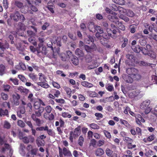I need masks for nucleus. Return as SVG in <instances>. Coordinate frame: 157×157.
Listing matches in <instances>:
<instances>
[{"label": "nucleus", "instance_id": "c03bdc74", "mask_svg": "<svg viewBox=\"0 0 157 157\" xmlns=\"http://www.w3.org/2000/svg\"><path fill=\"white\" fill-rule=\"evenodd\" d=\"M90 127L91 128L94 129H98L99 128V127L97 124L93 123L90 124Z\"/></svg>", "mask_w": 157, "mask_h": 157}, {"label": "nucleus", "instance_id": "412c9836", "mask_svg": "<svg viewBox=\"0 0 157 157\" xmlns=\"http://www.w3.org/2000/svg\"><path fill=\"white\" fill-rule=\"evenodd\" d=\"M46 82H37V84L41 87L45 88H48L49 86V85L46 83Z\"/></svg>", "mask_w": 157, "mask_h": 157}, {"label": "nucleus", "instance_id": "7c9ffc66", "mask_svg": "<svg viewBox=\"0 0 157 157\" xmlns=\"http://www.w3.org/2000/svg\"><path fill=\"white\" fill-rule=\"evenodd\" d=\"M71 61L72 63L75 65H77L78 64V58L75 56H73L71 59Z\"/></svg>", "mask_w": 157, "mask_h": 157}, {"label": "nucleus", "instance_id": "f704fd0d", "mask_svg": "<svg viewBox=\"0 0 157 157\" xmlns=\"http://www.w3.org/2000/svg\"><path fill=\"white\" fill-rule=\"evenodd\" d=\"M116 24H117V26L119 29L123 31L125 29L124 26L121 22L118 21Z\"/></svg>", "mask_w": 157, "mask_h": 157}, {"label": "nucleus", "instance_id": "ddd939ff", "mask_svg": "<svg viewBox=\"0 0 157 157\" xmlns=\"http://www.w3.org/2000/svg\"><path fill=\"white\" fill-rule=\"evenodd\" d=\"M117 14L115 15L113 14H110L108 15V19L110 21L115 22L117 23V22L118 21V18L116 16Z\"/></svg>", "mask_w": 157, "mask_h": 157}, {"label": "nucleus", "instance_id": "f8f14e48", "mask_svg": "<svg viewBox=\"0 0 157 157\" xmlns=\"http://www.w3.org/2000/svg\"><path fill=\"white\" fill-rule=\"evenodd\" d=\"M122 78L127 83H131L133 81L132 78L128 75H122Z\"/></svg>", "mask_w": 157, "mask_h": 157}, {"label": "nucleus", "instance_id": "9d476101", "mask_svg": "<svg viewBox=\"0 0 157 157\" xmlns=\"http://www.w3.org/2000/svg\"><path fill=\"white\" fill-rule=\"evenodd\" d=\"M20 16V13L19 12L16 11L14 13L11 14L10 17L11 19L15 21H18L19 17Z\"/></svg>", "mask_w": 157, "mask_h": 157}, {"label": "nucleus", "instance_id": "052dcab7", "mask_svg": "<svg viewBox=\"0 0 157 157\" xmlns=\"http://www.w3.org/2000/svg\"><path fill=\"white\" fill-rule=\"evenodd\" d=\"M105 10L107 13H109L111 14H113L115 15L117 14V13L112 11L110 9L108 8H106Z\"/></svg>", "mask_w": 157, "mask_h": 157}, {"label": "nucleus", "instance_id": "bb28decb", "mask_svg": "<svg viewBox=\"0 0 157 157\" xmlns=\"http://www.w3.org/2000/svg\"><path fill=\"white\" fill-rule=\"evenodd\" d=\"M85 42L87 44L90 43V41L93 42L94 41V39L93 37L90 35L87 36V38H86L84 40Z\"/></svg>", "mask_w": 157, "mask_h": 157}, {"label": "nucleus", "instance_id": "58836bf2", "mask_svg": "<svg viewBox=\"0 0 157 157\" xmlns=\"http://www.w3.org/2000/svg\"><path fill=\"white\" fill-rule=\"evenodd\" d=\"M88 93L89 96L91 97H95L98 96V94L94 91H89Z\"/></svg>", "mask_w": 157, "mask_h": 157}, {"label": "nucleus", "instance_id": "423d86ee", "mask_svg": "<svg viewBox=\"0 0 157 157\" xmlns=\"http://www.w3.org/2000/svg\"><path fill=\"white\" fill-rule=\"evenodd\" d=\"M72 56V54L71 52L70 51H68L66 52V54L65 53H62L60 56L62 60L63 61H66L68 60L70 57Z\"/></svg>", "mask_w": 157, "mask_h": 157}, {"label": "nucleus", "instance_id": "ea45409f", "mask_svg": "<svg viewBox=\"0 0 157 157\" xmlns=\"http://www.w3.org/2000/svg\"><path fill=\"white\" fill-rule=\"evenodd\" d=\"M2 4L3 6L5 9H7L8 8L9 2L8 0H3Z\"/></svg>", "mask_w": 157, "mask_h": 157}, {"label": "nucleus", "instance_id": "69168bd1", "mask_svg": "<svg viewBox=\"0 0 157 157\" xmlns=\"http://www.w3.org/2000/svg\"><path fill=\"white\" fill-rule=\"evenodd\" d=\"M34 107L35 109H38L40 107V104L39 102H35L34 104Z\"/></svg>", "mask_w": 157, "mask_h": 157}, {"label": "nucleus", "instance_id": "7ed1b4c3", "mask_svg": "<svg viewBox=\"0 0 157 157\" xmlns=\"http://www.w3.org/2000/svg\"><path fill=\"white\" fill-rule=\"evenodd\" d=\"M117 10L119 13V17L126 22H128L129 21V18L123 14L125 13L126 9L122 7L118 6Z\"/></svg>", "mask_w": 157, "mask_h": 157}, {"label": "nucleus", "instance_id": "a878e982", "mask_svg": "<svg viewBox=\"0 0 157 157\" xmlns=\"http://www.w3.org/2000/svg\"><path fill=\"white\" fill-rule=\"evenodd\" d=\"M132 48L134 52L139 53L141 51V47L136 45V46H132Z\"/></svg>", "mask_w": 157, "mask_h": 157}, {"label": "nucleus", "instance_id": "473e14b6", "mask_svg": "<svg viewBox=\"0 0 157 157\" xmlns=\"http://www.w3.org/2000/svg\"><path fill=\"white\" fill-rule=\"evenodd\" d=\"M123 140L124 141L130 144H131L133 142L132 140L128 137H124L123 138Z\"/></svg>", "mask_w": 157, "mask_h": 157}, {"label": "nucleus", "instance_id": "37998d69", "mask_svg": "<svg viewBox=\"0 0 157 157\" xmlns=\"http://www.w3.org/2000/svg\"><path fill=\"white\" fill-rule=\"evenodd\" d=\"M84 141V139L83 137L81 136L79 138L78 140V144L81 146H82Z\"/></svg>", "mask_w": 157, "mask_h": 157}, {"label": "nucleus", "instance_id": "79ce46f5", "mask_svg": "<svg viewBox=\"0 0 157 157\" xmlns=\"http://www.w3.org/2000/svg\"><path fill=\"white\" fill-rule=\"evenodd\" d=\"M61 116L64 118H70L71 117V115L67 112H64L63 113Z\"/></svg>", "mask_w": 157, "mask_h": 157}, {"label": "nucleus", "instance_id": "6e6552de", "mask_svg": "<svg viewBox=\"0 0 157 157\" xmlns=\"http://www.w3.org/2000/svg\"><path fill=\"white\" fill-rule=\"evenodd\" d=\"M106 30L107 33H104L103 31V33H101V37L106 39H109L110 36H111L113 38H116V36L115 35L112 36V34L110 32V31L111 30L110 29L107 28Z\"/></svg>", "mask_w": 157, "mask_h": 157}, {"label": "nucleus", "instance_id": "4be33fe9", "mask_svg": "<svg viewBox=\"0 0 157 157\" xmlns=\"http://www.w3.org/2000/svg\"><path fill=\"white\" fill-rule=\"evenodd\" d=\"M104 153L103 149L101 148H98L96 151L95 155L97 156H101Z\"/></svg>", "mask_w": 157, "mask_h": 157}, {"label": "nucleus", "instance_id": "774afa93", "mask_svg": "<svg viewBox=\"0 0 157 157\" xmlns=\"http://www.w3.org/2000/svg\"><path fill=\"white\" fill-rule=\"evenodd\" d=\"M29 100L31 102H33L34 101V99L33 97V95L32 94H30L28 97Z\"/></svg>", "mask_w": 157, "mask_h": 157}, {"label": "nucleus", "instance_id": "13d9d810", "mask_svg": "<svg viewBox=\"0 0 157 157\" xmlns=\"http://www.w3.org/2000/svg\"><path fill=\"white\" fill-rule=\"evenodd\" d=\"M17 125L21 127H24L25 126V123L21 120H19L17 121Z\"/></svg>", "mask_w": 157, "mask_h": 157}, {"label": "nucleus", "instance_id": "3c124183", "mask_svg": "<svg viewBox=\"0 0 157 157\" xmlns=\"http://www.w3.org/2000/svg\"><path fill=\"white\" fill-rule=\"evenodd\" d=\"M135 117H136V119H141L140 121L141 122H145V120L139 114H136Z\"/></svg>", "mask_w": 157, "mask_h": 157}, {"label": "nucleus", "instance_id": "f257e3e1", "mask_svg": "<svg viewBox=\"0 0 157 157\" xmlns=\"http://www.w3.org/2000/svg\"><path fill=\"white\" fill-rule=\"evenodd\" d=\"M150 102L149 100L146 99L143 101L140 104V109L146 114H148L152 110L151 107L150 106Z\"/></svg>", "mask_w": 157, "mask_h": 157}, {"label": "nucleus", "instance_id": "5fc2aeb1", "mask_svg": "<svg viewBox=\"0 0 157 157\" xmlns=\"http://www.w3.org/2000/svg\"><path fill=\"white\" fill-rule=\"evenodd\" d=\"M2 106L4 108H6L7 107H8V108L9 109H10V102H3L2 105Z\"/></svg>", "mask_w": 157, "mask_h": 157}, {"label": "nucleus", "instance_id": "680f3d73", "mask_svg": "<svg viewBox=\"0 0 157 157\" xmlns=\"http://www.w3.org/2000/svg\"><path fill=\"white\" fill-rule=\"evenodd\" d=\"M10 86L8 84L3 85V88L4 91L6 92H8L10 88Z\"/></svg>", "mask_w": 157, "mask_h": 157}, {"label": "nucleus", "instance_id": "c756f323", "mask_svg": "<svg viewBox=\"0 0 157 157\" xmlns=\"http://www.w3.org/2000/svg\"><path fill=\"white\" fill-rule=\"evenodd\" d=\"M75 54L79 57H83L84 56L82 51L79 48H77L76 49L75 51Z\"/></svg>", "mask_w": 157, "mask_h": 157}, {"label": "nucleus", "instance_id": "603ef678", "mask_svg": "<svg viewBox=\"0 0 157 157\" xmlns=\"http://www.w3.org/2000/svg\"><path fill=\"white\" fill-rule=\"evenodd\" d=\"M5 69V67L4 65L1 64L0 65V75H2L3 74Z\"/></svg>", "mask_w": 157, "mask_h": 157}, {"label": "nucleus", "instance_id": "2eb2a0df", "mask_svg": "<svg viewBox=\"0 0 157 157\" xmlns=\"http://www.w3.org/2000/svg\"><path fill=\"white\" fill-rule=\"evenodd\" d=\"M26 1L29 4V8L31 9V10L34 12L37 11L38 10L37 9L35 6L32 5V3L33 1H30L29 0H26Z\"/></svg>", "mask_w": 157, "mask_h": 157}, {"label": "nucleus", "instance_id": "cd10ccee", "mask_svg": "<svg viewBox=\"0 0 157 157\" xmlns=\"http://www.w3.org/2000/svg\"><path fill=\"white\" fill-rule=\"evenodd\" d=\"M38 75L39 76V80L40 82H46L45 76L42 73H39Z\"/></svg>", "mask_w": 157, "mask_h": 157}, {"label": "nucleus", "instance_id": "338daca9", "mask_svg": "<svg viewBox=\"0 0 157 157\" xmlns=\"http://www.w3.org/2000/svg\"><path fill=\"white\" fill-rule=\"evenodd\" d=\"M105 87L106 89L110 92L111 91L113 88V86L112 85H106Z\"/></svg>", "mask_w": 157, "mask_h": 157}, {"label": "nucleus", "instance_id": "6e6d98bb", "mask_svg": "<svg viewBox=\"0 0 157 157\" xmlns=\"http://www.w3.org/2000/svg\"><path fill=\"white\" fill-rule=\"evenodd\" d=\"M149 56H150L153 59H155L156 58V53L153 51H151L149 53Z\"/></svg>", "mask_w": 157, "mask_h": 157}, {"label": "nucleus", "instance_id": "a211bd4d", "mask_svg": "<svg viewBox=\"0 0 157 157\" xmlns=\"http://www.w3.org/2000/svg\"><path fill=\"white\" fill-rule=\"evenodd\" d=\"M132 78L133 80L135 81H138L140 80L141 78V75L139 73V71H138L136 74H134L132 76Z\"/></svg>", "mask_w": 157, "mask_h": 157}, {"label": "nucleus", "instance_id": "f03ea898", "mask_svg": "<svg viewBox=\"0 0 157 157\" xmlns=\"http://www.w3.org/2000/svg\"><path fill=\"white\" fill-rule=\"evenodd\" d=\"M81 127L80 126L77 127L74 130V131H71L70 132L69 139L71 142L73 140V138L77 137L80 134Z\"/></svg>", "mask_w": 157, "mask_h": 157}, {"label": "nucleus", "instance_id": "2f4dec72", "mask_svg": "<svg viewBox=\"0 0 157 157\" xmlns=\"http://www.w3.org/2000/svg\"><path fill=\"white\" fill-rule=\"evenodd\" d=\"M9 83H11L10 82H11L15 85H18L19 84L18 80L16 78H10L9 79Z\"/></svg>", "mask_w": 157, "mask_h": 157}, {"label": "nucleus", "instance_id": "bf43d9fd", "mask_svg": "<svg viewBox=\"0 0 157 157\" xmlns=\"http://www.w3.org/2000/svg\"><path fill=\"white\" fill-rule=\"evenodd\" d=\"M141 51L145 55H149V52H149L147 49H146V48H145L141 47Z\"/></svg>", "mask_w": 157, "mask_h": 157}, {"label": "nucleus", "instance_id": "c85d7f7f", "mask_svg": "<svg viewBox=\"0 0 157 157\" xmlns=\"http://www.w3.org/2000/svg\"><path fill=\"white\" fill-rule=\"evenodd\" d=\"M125 14L127 16L130 17H132L134 15V13L131 10L129 9H126Z\"/></svg>", "mask_w": 157, "mask_h": 157}, {"label": "nucleus", "instance_id": "5701e85b", "mask_svg": "<svg viewBox=\"0 0 157 157\" xmlns=\"http://www.w3.org/2000/svg\"><path fill=\"white\" fill-rule=\"evenodd\" d=\"M0 115L1 116H6L8 117V110L6 109L4 110L2 108H0Z\"/></svg>", "mask_w": 157, "mask_h": 157}, {"label": "nucleus", "instance_id": "72a5a7b5", "mask_svg": "<svg viewBox=\"0 0 157 157\" xmlns=\"http://www.w3.org/2000/svg\"><path fill=\"white\" fill-rule=\"evenodd\" d=\"M29 77L34 82H36L37 79V78L36 75L34 73H30L29 75Z\"/></svg>", "mask_w": 157, "mask_h": 157}, {"label": "nucleus", "instance_id": "20e7f679", "mask_svg": "<svg viewBox=\"0 0 157 157\" xmlns=\"http://www.w3.org/2000/svg\"><path fill=\"white\" fill-rule=\"evenodd\" d=\"M59 156L60 157H63V154L65 156H72V154L69 150L66 148L64 147L62 149L60 147H59Z\"/></svg>", "mask_w": 157, "mask_h": 157}, {"label": "nucleus", "instance_id": "09e8293b", "mask_svg": "<svg viewBox=\"0 0 157 157\" xmlns=\"http://www.w3.org/2000/svg\"><path fill=\"white\" fill-rule=\"evenodd\" d=\"M103 132L105 134V136L108 139H110L111 138V136L110 133L108 131L105 130H104Z\"/></svg>", "mask_w": 157, "mask_h": 157}, {"label": "nucleus", "instance_id": "4c0bfd02", "mask_svg": "<svg viewBox=\"0 0 157 157\" xmlns=\"http://www.w3.org/2000/svg\"><path fill=\"white\" fill-rule=\"evenodd\" d=\"M120 121L121 124H123L127 128L130 127V125L127 121L121 119H120Z\"/></svg>", "mask_w": 157, "mask_h": 157}, {"label": "nucleus", "instance_id": "dca6fc26", "mask_svg": "<svg viewBox=\"0 0 157 157\" xmlns=\"http://www.w3.org/2000/svg\"><path fill=\"white\" fill-rule=\"evenodd\" d=\"M14 5L19 8H21V11L22 13H25L26 12H24L23 10V8L22 7L23 6V3L21 2L18 1H15L14 2Z\"/></svg>", "mask_w": 157, "mask_h": 157}, {"label": "nucleus", "instance_id": "864d4df0", "mask_svg": "<svg viewBox=\"0 0 157 157\" xmlns=\"http://www.w3.org/2000/svg\"><path fill=\"white\" fill-rule=\"evenodd\" d=\"M1 97L4 100H7L9 98L7 94H6L4 93H2L1 94Z\"/></svg>", "mask_w": 157, "mask_h": 157}, {"label": "nucleus", "instance_id": "9b49d317", "mask_svg": "<svg viewBox=\"0 0 157 157\" xmlns=\"http://www.w3.org/2000/svg\"><path fill=\"white\" fill-rule=\"evenodd\" d=\"M13 101V103L15 105H17L19 104V100L20 98V95L17 94H14L12 95Z\"/></svg>", "mask_w": 157, "mask_h": 157}, {"label": "nucleus", "instance_id": "4468645a", "mask_svg": "<svg viewBox=\"0 0 157 157\" xmlns=\"http://www.w3.org/2000/svg\"><path fill=\"white\" fill-rule=\"evenodd\" d=\"M25 147L24 144H21L19 149V152L20 154L22 156H24L25 154Z\"/></svg>", "mask_w": 157, "mask_h": 157}, {"label": "nucleus", "instance_id": "6ab92c4d", "mask_svg": "<svg viewBox=\"0 0 157 157\" xmlns=\"http://www.w3.org/2000/svg\"><path fill=\"white\" fill-rule=\"evenodd\" d=\"M155 138L154 135L153 134L150 135L147 138H144L143 141L145 143H148L152 141Z\"/></svg>", "mask_w": 157, "mask_h": 157}, {"label": "nucleus", "instance_id": "0eeeda50", "mask_svg": "<svg viewBox=\"0 0 157 157\" xmlns=\"http://www.w3.org/2000/svg\"><path fill=\"white\" fill-rule=\"evenodd\" d=\"M9 44L7 41H5V44L0 42V56L3 57L4 51L6 48H9Z\"/></svg>", "mask_w": 157, "mask_h": 157}, {"label": "nucleus", "instance_id": "8fccbe9b", "mask_svg": "<svg viewBox=\"0 0 157 157\" xmlns=\"http://www.w3.org/2000/svg\"><path fill=\"white\" fill-rule=\"evenodd\" d=\"M95 30L97 31L98 32L101 34L103 33V29L100 26L96 25L95 27Z\"/></svg>", "mask_w": 157, "mask_h": 157}, {"label": "nucleus", "instance_id": "4d7b16f0", "mask_svg": "<svg viewBox=\"0 0 157 157\" xmlns=\"http://www.w3.org/2000/svg\"><path fill=\"white\" fill-rule=\"evenodd\" d=\"M105 152L107 155L110 156L112 155L113 151L109 148H107L106 149Z\"/></svg>", "mask_w": 157, "mask_h": 157}, {"label": "nucleus", "instance_id": "de8ad7c7", "mask_svg": "<svg viewBox=\"0 0 157 157\" xmlns=\"http://www.w3.org/2000/svg\"><path fill=\"white\" fill-rule=\"evenodd\" d=\"M29 41L34 45H36L37 44L36 42L35 41L34 38L32 36L29 38Z\"/></svg>", "mask_w": 157, "mask_h": 157}, {"label": "nucleus", "instance_id": "39448f33", "mask_svg": "<svg viewBox=\"0 0 157 157\" xmlns=\"http://www.w3.org/2000/svg\"><path fill=\"white\" fill-rule=\"evenodd\" d=\"M140 91L138 90H133L129 92L128 94L129 96L131 98H133L137 97V98L140 99L143 96L142 94L140 93Z\"/></svg>", "mask_w": 157, "mask_h": 157}, {"label": "nucleus", "instance_id": "f3484780", "mask_svg": "<svg viewBox=\"0 0 157 157\" xmlns=\"http://www.w3.org/2000/svg\"><path fill=\"white\" fill-rule=\"evenodd\" d=\"M81 84L83 86L87 88H90L93 86V84L86 81H83L81 82Z\"/></svg>", "mask_w": 157, "mask_h": 157}, {"label": "nucleus", "instance_id": "1a4fd4ad", "mask_svg": "<svg viewBox=\"0 0 157 157\" xmlns=\"http://www.w3.org/2000/svg\"><path fill=\"white\" fill-rule=\"evenodd\" d=\"M139 71L133 67L129 68L126 70V72L128 74L131 76L133 75L134 74H136Z\"/></svg>", "mask_w": 157, "mask_h": 157}, {"label": "nucleus", "instance_id": "49530a36", "mask_svg": "<svg viewBox=\"0 0 157 157\" xmlns=\"http://www.w3.org/2000/svg\"><path fill=\"white\" fill-rule=\"evenodd\" d=\"M4 127L7 129L10 128L11 127L10 123L7 121H5L4 122Z\"/></svg>", "mask_w": 157, "mask_h": 157}, {"label": "nucleus", "instance_id": "aec40b11", "mask_svg": "<svg viewBox=\"0 0 157 157\" xmlns=\"http://www.w3.org/2000/svg\"><path fill=\"white\" fill-rule=\"evenodd\" d=\"M60 48H57L56 49V52H54V51L53 49V50H52L53 52V53L51 54H48V57L51 58H56V54H58L59 53V52Z\"/></svg>", "mask_w": 157, "mask_h": 157}, {"label": "nucleus", "instance_id": "393cba45", "mask_svg": "<svg viewBox=\"0 0 157 157\" xmlns=\"http://www.w3.org/2000/svg\"><path fill=\"white\" fill-rule=\"evenodd\" d=\"M99 66L98 63L96 61H94L92 64L89 65L88 67V69H92L96 68Z\"/></svg>", "mask_w": 157, "mask_h": 157}, {"label": "nucleus", "instance_id": "b1692460", "mask_svg": "<svg viewBox=\"0 0 157 157\" xmlns=\"http://www.w3.org/2000/svg\"><path fill=\"white\" fill-rule=\"evenodd\" d=\"M89 24L88 28L89 30L93 33L94 32L95 30V26H94V24L92 22H90Z\"/></svg>", "mask_w": 157, "mask_h": 157}, {"label": "nucleus", "instance_id": "c9c22d12", "mask_svg": "<svg viewBox=\"0 0 157 157\" xmlns=\"http://www.w3.org/2000/svg\"><path fill=\"white\" fill-rule=\"evenodd\" d=\"M127 58L132 63L134 62L135 58L132 54H128L126 55Z\"/></svg>", "mask_w": 157, "mask_h": 157}, {"label": "nucleus", "instance_id": "0e129e2a", "mask_svg": "<svg viewBox=\"0 0 157 157\" xmlns=\"http://www.w3.org/2000/svg\"><path fill=\"white\" fill-rule=\"evenodd\" d=\"M45 109L47 113H50L52 111V108L50 105H48L46 106Z\"/></svg>", "mask_w": 157, "mask_h": 157}, {"label": "nucleus", "instance_id": "e433bc0d", "mask_svg": "<svg viewBox=\"0 0 157 157\" xmlns=\"http://www.w3.org/2000/svg\"><path fill=\"white\" fill-rule=\"evenodd\" d=\"M46 130L48 135L49 136H53L54 135V132L52 129H49L48 126L46 125Z\"/></svg>", "mask_w": 157, "mask_h": 157}, {"label": "nucleus", "instance_id": "e2e57ef3", "mask_svg": "<svg viewBox=\"0 0 157 157\" xmlns=\"http://www.w3.org/2000/svg\"><path fill=\"white\" fill-rule=\"evenodd\" d=\"M146 41L145 39H140L139 40V43L142 46H144L146 44Z\"/></svg>", "mask_w": 157, "mask_h": 157}, {"label": "nucleus", "instance_id": "a19ab883", "mask_svg": "<svg viewBox=\"0 0 157 157\" xmlns=\"http://www.w3.org/2000/svg\"><path fill=\"white\" fill-rule=\"evenodd\" d=\"M157 119V113H152L151 120L153 122H156Z\"/></svg>", "mask_w": 157, "mask_h": 157}, {"label": "nucleus", "instance_id": "a18cd8bd", "mask_svg": "<svg viewBox=\"0 0 157 157\" xmlns=\"http://www.w3.org/2000/svg\"><path fill=\"white\" fill-rule=\"evenodd\" d=\"M137 28V26L136 25L133 24L130 26V32L132 33H134L135 32V29Z\"/></svg>", "mask_w": 157, "mask_h": 157}]
</instances>
